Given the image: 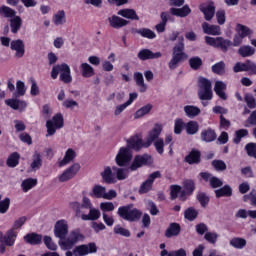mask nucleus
<instances>
[{
  "instance_id": "obj_15",
  "label": "nucleus",
  "mask_w": 256,
  "mask_h": 256,
  "mask_svg": "<svg viewBox=\"0 0 256 256\" xmlns=\"http://www.w3.org/2000/svg\"><path fill=\"white\" fill-rule=\"evenodd\" d=\"M80 169H81V165H79V163L73 164L58 176L59 182L65 183L67 181H70V179H73V177H75V175L79 173Z\"/></svg>"
},
{
  "instance_id": "obj_1",
  "label": "nucleus",
  "mask_w": 256,
  "mask_h": 256,
  "mask_svg": "<svg viewBox=\"0 0 256 256\" xmlns=\"http://www.w3.org/2000/svg\"><path fill=\"white\" fill-rule=\"evenodd\" d=\"M104 183L114 184L117 181H125L129 177V172L126 168H119L117 166H105L100 173Z\"/></svg>"
},
{
  "instance_id": "obj_43",
  "label": "nucleus",
  "mask_w": 256,
  "mask_h": 256,
  "mask_svg": "<svg viewBox=\"0 0 256 256\" xmlns=\"http://www.w3.org/2000/svg\"><path fill=\"white\" fill-rule=\"evenodd\" d=\"M230 47H233V42H231V40L219 37L218 49H221V51L227 53Z\"/></svg>"
},
{
  "instance_id": "obj_19",
  "label": "nucleus",
  "mask_w": 256,
  "mask_h": 256,
  "mask_svg": "<svg viewBox=\"0 0 256 256\" xmlns=\"http://www.w3.org/2000/svg\"><path fill=\"white\" fill-rule=\"evenodd\" d=\"M80 72L84 79H91V77H95V68L87 62L80 64Z\"/></svg>"
},
{
  "instance_id": "obj_37",
  "label": "nucleus",
  "mask_w": 256,
  "mask_h": 256,
  "mask_svg": "<svg viewBox=\"0 0 256 256\" xmlns=\"http://www.w3.org/2000/svg\"><path fill=\"white\" fill-rule=\"evenodd\" d=\"M134 80L136 81V85L139 86L140 93H145V91H147V85L145 84L143 74H141V72L134 73Z\"/></svg>"
},
{
  "instance_id": "obj_9",
  "label": "nucleus",
  "mask_w": 256,
  "mask_h": 256,
  "mask_svg": "<svg viewBox=\"0 0 256 256\" xmlns=\"http://www.w3.org/2000/svg\"><path fill=\"white\" fill-rule=\"evenodd\" d=\"M133 159V153L127 147H121L115 157V163L118 167H127Z\"/></svg>"
},
{
  "instance_id": "obj_12",
  "label": "nucleus",
  "mask_w": 256,
  "mask_h": 256,
  "mask_svg": "<svg viewBox=\"0 0 256 256\" xmlns=\"http://www.w3.org/2000/svg\"><path fill=\"white\" fill-rule=\"evenodd\" d=\"M151 163H153L151 155H137L134 157L131 165L127 168V171H137L139 168L143 167V165H151Z\"/></svg>"
},
{
  "instance_id": "obj_6",
  "label": "nucleus",
  "mask_w": 256,
  "mask_h": 256,
  "mask_svg": "<svg viewBox=\"0 0 256 256\" xmlns=\"http://www.w3.org/2000/svg\"><path fill=\"white\" fill-rule=\"evenodd\" d=\"M97 253V244L95 242H90L88 244H82L76 246L73 251H67L66 256H87Z\"/></svg>"
},
{
  "instance_id": "obj_40",
  "label": "nucleus",
  "mask_w": 256,
  "mask_h": 256,
  "mask_svg": "<svg viewBox=\"0 0 256 256\" xmlns=\"http://www.w3.org/2000/svg\"><path fill=\"white\" fill-rule=\"evenodd\" d=\"M23 23V20H21V17L19 16H14L13 18L10 19V28L12 33H18L19 30L21 29V25Z\"/></svg>"
},
{
  "instance_id": "obj_23",
  "label": "nucleus",
  "mask_w": 256,
  "mask_h": 256,
  "mask_svg": "<svg viewBox=\"0 0 256 256\" xmlns=\"http://www.w3.org/2000/svg\"><path fill=\"white\" fill-rule=\"evenodd\" d=\"M161 56V52H152L149 49H144L138 53V57L141 61H147V59H159Z\"/></svg>"
},
{
  "instance_id": "obj_59",
  "label": "nucleus",
  "mask_w": 256,
  "mask_h": 256,
  "mask_svg": "<svg viewBox=\"0 0 256 256\" xmlns=\"http://www.w3.org/2000/svg\"><path fill=\"white\" fill-rule=\"evenodd\" d=\"M189 65L191 69L197 70L199 67H201V65H203V60L198 56L192 57L189 60Z\"/></svg>"
},
{
  "instance_id": "obj_18",
  "label": "nucleus",
  "mask_w": 256,
  "mask_h": 256,
  "mask_svg": "<svg viewBox=\"0 0 256 256\" xmlns=\"http://www.w3.org/2000/svg\"><path fill=\"white\" fill-rule=\"evenodd\" d=\"M52 22L56 27H63L67 23V13L65 10H58L52 16Z\"/></svg>"
},
{
  "instance_id": "obj_53",
  "label": "nucleus",
  "mask_w": 256,
  "mask_h": 256,
  "mask_svg": "<svg viewBox=\"0 0 256 256\" xmlns=\"http://www.w3.org/2000/svg\"><path fill=\"white\" fill-rule=\"evenodd\" d=\"M138 33L141 37H145L146 39H155V37H157V34L149 28H142L138 30Z\"/></svg>"
},
{
  "instance_id": "obj_32",
  "label": "nucleus",
  "mask_w": 256,
  "mask_h": 256,
  "mask_svg": "<svg viewBox=\"0 0 256 256\" xmlns=\"http://www.w3.org/2000/svg\"><path fill=\"white\" fill-rule=\"evenodd\" d=\"M181 233V226L178 223H171L165 232V236L170 239L171 237H177Z\"/></svg>"
},
{
  "instance_id": "obj_13",
  "label": "nucleus",
  "mask_w": 256,
  "mask_h": 256,
  "mask_svg": "<svg viewBox=\"0 0 256 256\" xmlns=\"http://www.w3.org/2000/svg\"><path fill=\"white\" fill-rule=\"evenodd\" d=\"M126 143V148L129 149V151H131V149H134V151H141V149H147L150 147L147 146V140H143L139 136H132L126 141Z\"/></svg>"
},
{
  "instance_id": "obj_27",
  "label": "nucleus",
  "mask_w": 256,
  "mask_h": 256,
  "mask_svg": "<svg viewBox=\"0 0 256 256\" xmlns=\"http://www.w3.org/2000/svg\"><path fill=\"white\" fill-rule=\"evenodd\" d=\"M202 29L204 31V33H206V35H221V27L217 26V25H211L209 23L204 22L202 24Z\"/></svg>"
},
{
  "instance_id": "obj_3",
  "label": "nucleus",
  "mask_w": 256,
  "mask_h": 256,
  "mask_svg": "<svg viewBox=\"0 0 256 256\" xmlns=\"http://www.w3.org/2000/svg\"><path fill=\"white\" fill-rule=\"evenodd\" d=\"M85 236L82 235L79 230H72L68 237L58 241V245L62 251H69L73 249V246L77 245L79 241H83Z\"/></svg>"
},
{
  "instance_id": "obj_61",
  "label": "nucleus",
  "mask_w": 256,
  "mask_h": 256,
  "mask_svg": "<svg viewBox=\"0 0 256 256\" xmlns=\"http://www.w3.org/2000/svg\"><path fill=\"white\" fill-rule=\"evenodd\" d=\"M62 107H64V109H70L73 111V109L79 107V103L73 99H66L62 102Z\"/></svg>"
},
{
  "instance_id": "obj_22",
  "label": "nucleus",
  "mask_w": 256,
  "mask_h": 256,
  "mask_svg": "<svg viewBox=\"0 0 256 256\" xmlns=\"http://www.w3.org/2000/svg\"><path fill=\"white\" fill-rule=\"evenodd\" d=\"M214 91L220 99H223V101H226L227 93H225V91H227V84H225V82L216 81L214 86Z\"/></svg>"
},
{
  "instance_id": "obj_5",
  "label": "nucleus",
  "mask_w": 256,
  "mask_h": 256,
  "mask_svg": "<svg viewBox=\"0 0 256 256\" xmlns=\"http://www.w3.org/2000/svg\"><path fill=\"white\" fill-rule=\"evenodd\" d=\"M118 215L125 221H139L141 219V211L133 208V205L122 206L118 208Z\"/></svg>"
},
{
  "instance_id": "obj_56",
  "label": "nucleus",
  "mask_w": 256,
  "mask_h": 256,
  "mask_svg": "<svg viewBox=\"0 0 256 256\" xmlns=\"http://www.w3.org/2000/svg\"><path fill=\"white\" fill-rule=\"evenodd\" d=\"M154 147L159 155H163V153H165V140H163V138H158L157 140H154Z\"/></svg>"
},
{
  "instance_id": "obj_33",
  "label": "nucleus",
  "mask_w": 256,
  "mask_h": 256,
  "mask_svg": "<svg viewBox=\"0 0 256 256\" xmlns=\"http://www.w3.org/2000/svg\"><path fill=\"white\" fill-rule=\"evenodd\" d=\"M118 15L124 17L125 19H131L132 21H139V16L137 12L133 9H122L118 11Z\"/></svg>"
},
{
  "instance_id": "obj_44",
  "label": "nucleus",
  "mask_w": 256,
  "mask_h": 256,
  "mask_svg": "<svg viewBox=\"0 0 256 256\" xmlns=\"http://www.w3.org/2000/svg\"><path fill=\"white\" fill-rule=\"evenodd\" d=\"M24 239L27 243H30V245H39V243H41V241L43 240V237H41V235L32 233L26 235Z\"/></svg>"
},
{
  "instance_id": "obj_14",
  "label": "nucleus",
  "mask_w": 256,
  "mask_h": 256,
  "mask_svg": "<svg viewBox=\"0 0 256 256\" xmlns=\"http://www.w3.org/2000/svg\"><path fill=\"white\" fill-rule=\"evenodd\" d=\"M161 133H163V125L160 123L154 124L153 128L148 132L146 136V147H151L154 141H157V139H159Z\"/></svg>"
},
{
  "instance_id": "obj_20",
  "label": "nucleus",
  "mask_w": 256,
  "mask_h": 256,
  "mask_svg": "<svg viewBox=\"0 0 256 256\" xmlns=\"http://www.w3.org/2000/svg\"><path fill=\"white\" fill-rule=\"evenodd\" d=\"M10 47L12 51H16V57L21 58L25 55V43H23V40H13Z\"/></svg>"
},
{
  "instance_id": "obj_48",
  "label": "nucleus",
  "mask_w": 256,
  "mask_h": 256,
  "mask_svg": "<svg viewBox=\"0 0 256 256\" xmlns=\"http://www.w3.org/2000/svg\"><path fill=\"white\" fill-rule=\"evenodd\" d=\"M35 185H37V179L28 178L22 182L21 187L23 191L27 193V191H30V189H33Z\"/></svg>"
},
{
  "instance_id": "obj_60",
  "label": "nucleus",
  "mask_w": 256,
  "mask_h": 256,
  "mask_svg": "<svg viewBox=\"0 0 256 256\" xmlns=\"http://www.w3.org/2000/svg\"><path fill=\"white\" fill-rule=\"evenodd\" d=\"M44 245L49 249L50 251H57V243L53 241V238L50 236L44 237Z\"/></svg>"
},
{
  "instance_id": "obj_17",
  "label": "nucleus",
  "mask_w": 256,
  "mask_h": 256,
  "mask_svg": "<svg viewBox=\"0 0 256 256\" xmlns=\"http://www.w3.org/2000/svg\"><path fill=\"white\" fill-rule=\"evenodd\" d=\"M161 177V173L159 171H156L148 177V179L142 183L139 189V193H149L151 191V188L153 187V183L156 179H159Z\"/></svg>"
},
{
  "instance_id": "obj_29",
  "label": "nucleus",
  "mask_w": 256,
  "mask_h": 256,
  "mask_svg": "<svg viewBox=\"0 0 256 256\" xmlns=\"http://www.w3.org/2000/svg\"><path fill=\"white\" fill-rule=\"evenodd\" d=\"M101 217V212L97 208H90L88 214H82V221H97Z\"/></svg>"
},
{
  "instance_id": "obj_28",
  "label": "nucleus",
  "mask_w": 256,
  "mask_h": 256,
  "mask_svg": "<svg viewBox=\"0 0 256 256\" xmlns=\"http://www.w3.org/2000/svg\"><path fill=\"white\" fill-rule=\"evenodd\" d=\"M171 199H180V201H185L187 196L185 195L184 190L179 185L171 186Z\"/></svg>"
},
{
  "instance_id": "obj_63",
  "label": "nucleus",
  "mask_w": 256,
  "mask_h": 256,
  "mask_svg": "<svg viewBox=\"0 0 256 256\" xmlns=\"http://www.w3.org/2000/svg\"><path fill=\"white\" fill-rule=\"evenodd\" d=\"M216 197H229L231 195V187L224 186L221 189L215 191Z\"/></svg>"
},
{
  "instance_id": "obj_2",
  "label": "nucleus",
  "mask_w": 256,
  "mask_h": 256,
  "mask_svg": "<svg viewBox=\"0 0 256 256\" xmlns=\"http://www.w3.org/2000/svg\"><path fill=\"white\" fill-rule=\"evenodd\" d=\"M179 43L176 44L173 48L172 58L168 63V67L171 71H175L177 67H179L180 63H183V61H186L188 59V55L184 52L185 51V38L183 36L178 38Z\"/></svg>"
},
{
  "instance_id": "obj_64",
  "label": "nucleus",
  "mask_w": 256,
  "mask_h": 256,
  "mask_svg": "<svg viewBox=\"0 0 256 256\" xmlns=\"http://www.w3.org/2000/svg\"><path fill=\"white\" fill-rule=\"evenodd\" d=\"M253 125H256V111H253L244 123V126L246 127H251Z\"/></svg>"
},
{
  "instance_id": "obj_45",
  "label": "nucleus",
  "mask_w": 256,
  "mask_h": 256,
  "mask_svg": "<svg viewBox=\"0 0 256 256\" xmlns=\"http://www.w3.org/2000/svg\"><path fill=\"white\" fill-rule=\"evenodd\" d=\"M27 93V88L25 87V82L18 80L16 82V91L14 92V97H23Z\"/></svg>"
},
{
  "instance_id": "obj_58",
  "label": "nucleus",
  "mask_w": 256,
  "mask_h": 256,
  "mask_svg": "<svg viewBox=\"0 0 256 256\" xmlns=\"http://www.w3.org/2000/svg\"><path fill=\"white\" fill-rule=\"evenodd\" d=\"M115 235H121L122 237H131V232L126 228L121 227V225L114 226Z\"/></svg>"
},
{
  "instance_id": "obj_8",
  "label": "nucleus",
  "mask_w": 256,
  "mask_h": 256,
  "mask_svg": "<svg viewBox=\"0 0 256 256\" xmlns=\"http://www.w3.org/2000/svg\"><path fill=\"white\" fill-rule=\"evenodd\" d=\"M47 134L46 137H52L55 135L57 130L62 129L63 127V114L58 113L51 120L46 122Z\"/></svg>"
},
{
  "instance_id": "obj_39",
  "label": "nucleus",
  "mask_w": 256,
  "mask_h": 256,
  "mask_svg": "<svg viewBox=\"0 0 256 256\" xmlns=\"http://www.w3.org/2000/svg\"><path fill=\"white\" fill-rule=\"evenodd\" d=\"M152 109H153V105L146 104L145 106L141 107L135 112L134 119H141V117H145V115H149Z\"/></svg>"
},
{
  "instance_id": "obj_49",
  "label": "nucleus",
  "mask_w": 256,
  "mask_h": 256,
  "mask_svg": "<svg viewBox=\"0 0 256 256\" xmlns=\"http://www.w3.org/2000/svg\"><path fill=\"white\" fill-rule=\"evenodd\" d=\"M197 215H199V212L193 207L186 209L184 212V217L188 221H195V219H197Z\"/></svg>"
},
{
  "instance_id": "obj_51",
  "label": "nucleus",
  "mask_w": 256,
  "mask_h": 256,
  "mask_svg": "<svg viewBox=\"0 0 256 256\" xmlns=\"http://www.w3.org/2000/svg\"><path fill=\"white\" fill-rule=\"evenodd\" d=\"M19 153H12L7 159L8 167H17L19 165Z\"/></svg>"
},
{
  "instance_id": "obj_35",
  "label": "nucleus",
  "mask_w": 256,
  "mask_h": 256,
  "mask_svg": "<svg viewBox=\"0 0 256 256\" xmlns=\"http://www.w3.org/2000/svg\"><path fill=\"white\" fill-rule=\"evenodd\" d=\"M240 57H253L255 55V48L250 45H243L238 49Z\"/></svg>"
},
{
  "instance_id": "obj_55",
  "label": "nucleus",
  "mask_w": 256,
  "mask_h": 256,
  "mask_svg": "<svg viewBox=\"0 0 256 256\" xmlns=\"http://www.w3.org/2000/svg\"><path fill=\"white\" fill-rule=\"evenodd\" d=\"M185 127V122L181 118H177L174 121V133L175 135H181L183 128Z\"/></svg>"
},
{
  "instance_id": "obj_21",
  "label": "nucleus",
  "mask_w": 256,
  "mask_h": 256,
  "mask_svg": "<svg viewBox=\"0 0 256 256\" xmlns=\"http://www.w3.org/2000/svg\"><path fill=\"white\" fill-rule=\"evenodd\" d=\"M77 157V152L73 150V148H69L63 157L62 160L58 162L59 167H65V165H69V163L73 162Z\"/></svg>"
},
{
  "instance_id": "obj_38",
  "label": "nucleus",
  "mask_w": 256,
  "mask_h": 256,
  "mask_svg": "<svg viewBox=\"0 0 256 256\" xmlns=\"http://www.w3.org/2000/svg\"><path fill=\"white\" fill-rule=\"evenodd\" d=\"M170 12L176 17H187L191 13V8L189 6H184L183 8H171Z\"/></svg>"
},
{
  "instance_id": "obj_25",
  "label": "nucleus",
  "mask_w": 256,
  "mask_h": 256,
  "mask_svg": "<svg viewBox=\"0 0 256 256\" xmlns=\"http://www.w3.org/2000/svg\"><path fill=\"white\" fill-rule=\"evenodd\" d=\"M200 11L204 14L206 21H211L215 15V6L213 4H202Z\"/></svg>"
},
{
  "instance_id": "obj_52",
  "label": "nucleus",
  "mask_w": 256,
  "mask_h": 256,
  "mask_svg": "<svg viewBox=\"0 0 256 256\" xmlns=\"http://www.w3.org/2000/svg\"><path fill=\"white\" fill-rule=\"evenodd\" d=\"M69 207L72 209V211H75L76 217H81L83 215V212L81 211L83 206L78 201L69 202Z\"/></svg>"
},
{
  "instance_id": "obj_34",
  "label": "nucleus",
  "mask_w": 256,
  "mask_h": 256,
  "mask_svg": "<svg viewBox=\"0 0 256 256\" xmlns=\"http://www.w3.org/2000/svg\"><path fill=\"white\" fill-rule=\"evenodd\" d=\"M15 239H17V231L13 229L8 230L4 236V245L13 247L15 245Z\"/></svg>"
},
{
  "instance_id": "obj_41",
  "label": "nucleus",
  "mask_w": 256,
  "mask_h": 256,
  "mask_svg": "<svg viewBox=\"0 0 256 256\" xmlns=\"http://www.w3.org/2000/svg\"><path fill=\"white\" fill-rule=\"evenodd\" d=\"M186 162L189 163V165H193L194 163H199L201 159V153L197 150H192L188 156H186Z\"/></svg>"
},
{
  "instance_id": "obj_26",
  "label": "nucleus",
  "mask_w": 256,
  "mask_h": 256,
  "mask_svg": "<svg viewBox=\"0 0 256 256\" xmlns=\"http://www.w3.org/2000/svg\"><path fill=\"white\" fill-rule=\"evenodd\" d=\"M236 33H238V35L243 39H245V37H248V39H252L251 37H253V29L242 24H237Z\"/></svg>"
},
{
  "instance_id": "obj_50",
  "label": "nucleus",
  "mask_w": 256,
  "mask_h": 256,
  "mask_svg": "<svg viewBox=\"0 0 256 256\" xmlns=\"http://www.w3.org/2000/svg\"><path fill=\"white\" fill-rule=\"evenodd\" d=\"M184 185V195H191V193H193V191H195V182H193V180H186L183 183Z\"/></svg>"
},
{
  "instance_id": "obj_24",
  "label": "nucleus",
  "mask_w": 256,
  "mask_h": 256,
  "mask_svg": "<svg viewBox=\"0 0 256 256\" xmlns=\"http://www.w3.org/2000/svg\"><path fill=\"white\" fill-rule=\"evenodd\" d=\"M108 21L110 23V27H113L114 29H121V27H125V25L129 24V21L115 15L109 17Z\"/></svg>"
},
{
  "instance_id": "obj_10",
  "label": "nucleus",
  "mask_w": 256,
  "mask_h": 256,
  "mask_svg": "<svg viewBox=\"0 0 256 256\" xmlns=\"http://www.w3.org/2000/svg\"><path fill=\"white\" fill-rule=\"evenodd\" d=\"M91 197H95L96 199H108L111 201V199L117 197V192L115 190H109L107 192V189L104 186L95 185L92 188Z\"/></svg>"
},
{
  "instance_id": "obj_57",
  "label": "nucleus",
  "mask_w": 256,
  "mask_h": 256,
  "mask_svg": "<svg viewBox=\"0 0 256 256\" xmlns=\"http://www.w3.org/2000/svg\"><path fill=\"white\" fill-rule=\"evenodd\" d=\"M248 135L249 130L247 129H240L236 131L234 136V143H241V139H243V137H247Z\"/></svg>"
},
{
  "instance_id": "obj_16",
  "label": "nucleus",
  "mask_w": 256,
  "mask_h": 256,
  "mask_svg": "<svg viewBox=\"0 0 256 256\" xmlns=\"http://www.w3.org/2000/svg\"><path fill=\"white\" fill-rule=\"evenodd\" d=\"M5 105L13 109L14 111H19L23 113L27 109V102L25 100L10 98L5 100Z\"/></svg>"
},
{
  "instance_id": "obj_46",
  "label": "nucleus",
  "mask_w": 256,
  "mask_h": 256,
  "mask_svg": "<svg viewBox=\"0 0 256 256\" xmlns=\"http://www.w3.org/2000/svg\"><path fill=\"white\" fill-rule=\"evenodd\" d=\"M41 165H43V160H41V154H39V152H36L33 156H32V163H31V168L34 171H37V169L41 168Z\"/></svg>"
},
{
  "instance_id": "obj_54",
  "label": "nucleus",
  "mask_w": 256,
  "mask_h": 256,
  "mask_svg": "<svg viewBox=\"0 0 256 256\" xmlns=\"http://www.w3.org/2000/svg\"><path fill=\"white\" fill-rule=\"evenodd\" d=\"M0 15H2L3 17H7L8 19H13V17H15V10L7 6H2L0 8Z\"/></svg>"
},
{
  "instance_id": "obj_4",
  "label": "nucleus",
  "mask_w": 256,
  "mask_h": 256,
  "mask_svg": "<svg viewBox=\"0 0 256 256\" xmlns=\"http://www.w3.org/2000/svg\"><path fill=\"white\" fill-rule=\"evenodd\" d=\"M60 73V81L63 83H71L73 77L71 76V67L67 63L57 64L53 66L51 71L52 79H57Z\"/></svg>"
},
{
  "instance_id": "obj_47",
  "label": "nucleus",
  "mask_w": 256,
  "mask_h": 256,
  "mask_svg": "<svg viewBox=\"0 0 256 256\" xmlns=\"http://www.w3.org/2000/svg\"><path fill=\"white\" fill-rule=\"evenodd\" d=\"M230 245L231 247H234V249H243V247L247 245V240L239 237L232 238L230 240Z\"/></svg>"
},
{
  "instance_id": "obj_42",
  "label": "nucleus",
  "mask_w": 256,
  "mask_h": 256,
  "mask_svg": "<svg viewBox=\"0 0 256 256\" xmlns=\"http://www.w3.org/2000/svg\"><path fill=\"white\" fill-rule=\"evenodd\" d=\"M185 129L188 135H195L199 131V123L191 120L185 124Z\"/></svg>"
},
{
  "instance_id": "obj_31",
  "label": "nucleus",
  "mask_w": 256,
  "mask_h": 256,
  "mask_svg": "<svg viewBox=\"0 0 256 256\" xmlns=\"http://www.w3.org/2000/svg\"><path fill=\"white\" fill-rule=\"evenodd\" d=\"M184 113L189 119H195V117L201 115V109L197 106L186 105L184 106Z\"/></svg>"
},
{
  "instance_id": "obj_62",
  "label": "nucleus",
  "mask_w": 256,
  "mask_h": 256,
  "mask_svg": "<svg viewBox=\"0 0 256 256\" xmlns=\"http://www.w3.org/2000/svg\"><path fill=\"white\" fill-rule=\"evenodd\" d=\"M213 73L217 75H223L225 73V62L221 61L212 66Z\"/></svg>"
},
{
  "instance_id": "obj_7",
  "label": "nucleus",
  "mask_w": 256,
  "mask_h": 256,
  "mask_svg": "<svg viewBox=\"0 0 256 256\" xmlns=\"http://www.w3.org/2000/svg\"><path fill=\"white\" fill-rule=\"evenodd\" d=\"M199 99L202 101H211L213 99V90L211 89V81L200 78L199 79Z\"/></svg>"
},
{
  "instance_id": "obj_36",
  "label": "nucleus",
  "mask_w": 256,
  "mask_h": 256,
  "mask_svg": "<svg viewBox=\"0 0 256 256\" xmlns=\"http://www.w3.org/2000/svg\"><path fill=\"white\" fill-rule=\"evenodd\" d=\"M167 21H169V14L167 12H162L161 23L155 26L157 33H165V27H167Z\"/></svg>"
},
{
  "instance_id": "obj_11",
  "label": "nucleus",
  "mask_w": 256,
  "mask_h": 256,
  "mask_svg": "<svg viewBox=\"0 0 256 256\" xmlns=\"http://www.w3.org/2000/svg\"><path fill=\"white\" fill-rule=\"evenodd\" d=\"M69 235V221L60 219L54 225V237L63 241Z\"/></svg>"
},
{
  "instance_id": "obj_30",
  "label": "nucleus",
  "mask_w": 256,
  "mask_h": 256,
  "mask_svg": "<svg viewBox=\"0 0 256 256\" xmlns=\"http://www.w3.org/2000/svg\"><path fill=\"white\" fill-rule=\"evenodd\" d=\"M200 137L202 141H205V143H211L217 139V134L215 133V130L208 128L201 132Z\"/></svg>"
}]
</instances>
